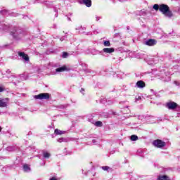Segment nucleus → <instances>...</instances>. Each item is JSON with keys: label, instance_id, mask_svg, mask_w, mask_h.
<instances>
[{"label": "nucleus", "instance_id": "obj_13", "mask_svg": "<svg viewBox=\"0 0 180 180\" xmlns=\"http://www.w3.org/2000/svg\"><path fill=\"white\" fill-rule=\"evenodd\" d=\"M55 134H57L58 136H61V134H65V131H61L58 129H56L54 131Z\"/></svg>", "mask_w": 180, "mask_h": 180}, {"label": "nucleus", "instance_id": "obj_14", "mask_svg": "<svg viewBox=\"0 0 180 180\" xmlns=\"http://www.w3.org/2000/svg\"><path fill=\"white\" fill-rule=\"evenodd\" d=\"M22 168L25 172H29L30 171V167L27 164L24 165Z\"/></svg>", "mask_w": 180, "mask_h": 180}, {"label": "nucleus", "instance_id": "obj_17", "mask_svg": "<svg viewBox=\"0 0 180 180\" xmlns=\"http://www.w3.org/2000/svg\"><path fill=\"white\" fill-rule=\"evenodd\" d=\"M131 141H137V140H139V136L136 135H132L131 136Z\"/></svg>", "mask_w": 180, "mask_h": 180}, {"label": "nucleus", "instance_id": "obj_10", "mask_svg": "<svg viewBox=\"0 0 180 180\" xmlns=\"http://www.w3.org/2000/svg\"><path fill=\"white\" fill-rule=\"evenodd\" d=\"M82 2L87 8H91L92 6V1L91 0H82Z\"/></svg>", "mask_w": 180, "mask_h": 180}, {"label": "nucleus", "instance_id": "obj_11", "mask_svg": "<svg viewBox=\"0 0 180 180\" xmlns=\"http://www.w3.org/2000/svg\"><path fill=\"white\" fill-rule=\"evenodd\" d=\"M136 85H137L138 88H144V87H146V83L142 80L138 81L136 82Z\"/></svg>", "mask_w": 180, "mask_h": 180}, {"label": "nucleus", "instance_id": "obj_23", "mask_svg": "<svg viewBox=\"0 0 180 180\" xmlns=\"http://www.w3.org/2000/svg\"><path fill=\"white\" fill-rule=\"evenodd\" d=\"M49 180H57V179L55 176H53V177L51 178Z\"/></svg>", "mask_w": 180, "mask_h": 180}, {"label": "nucleus", "instance_id": "obj_7", "mask_svg": "<svg viewBox=\"0 0 180 180\" xmlns=\"http://www.w3.org/2000/svg\"><path fill=\"white\" fill-rule=\"evenodd\" d=\"M18 56L22 57V58L25 61H29V56L25 53V52H18Z\"/></svg>", "mask_w": 180, "mask_h": 180}, {"label": "nucleus", "instance_id": "obj_8", "mask_svg": "<svg viewBox=\"0 0 180 180\" xmlns=\"http://www.w3.org/2000/svg\"><path fill=\"white\" fill-rule=\"evenodd\" d=\"M103 53L110 54L111 53H115V49L113 48H104L103 49Z\"/></svg>", "mask_w": 180, "mask_h": 180}, {"label": "nucleus", "instance_id": "obj_20", "mask_svg": "<svg viewBox=\"0 0 180 180\" xmlns=\"http://www.w3.org/2000/svg\"><path fill=\"white\" fill-rule=\"evenodd\" d=\"M101 168L103 171H108V169H110V167H109V166H103Z\"/></svg>", "mask_w": 180, "mask_h": 180}, {"label": "nucleus", "instance_id": "obj_21", "mask_svg": "<svg viewBox=\"0 0 180 180\" xmlns=\"http://www.w3.org/2000/svg\"><path fill=\"white\" fill-rule=\"evenodd\" d=\"M62 57H63V58H67V57H68V53L63 52Z\"/></svg>", "mask_w": 180, "mask_h": 180}, {"label": "nucleus", "instance_id": "obj_3", "mask_svg": "<svg viewBox=\"0 0 180 180\" xmlns=\"http://www.w3.org/2000/svg\"><path fill=\"white\" fill-rule=\"evenodd\" d=\"M34 99H50V94L49 93H41L34 96Z\"/></svg>", "mask_w": 180, "mask_h": 180}, {"label": "nucleus", "instance_id": "obj_19", "mask_svg": "<svg viewBox=\"0 0 180 180\" xmlns=\"http://www.w3.org/2000/svg\"><path fill=\"white\" fill-rule=\"evenodd\" d=\"M153 9H155V11H160V6L158 4H155L153 6Z\"/></svg>", "mask_w": 180, "mask_h": 180}, {"label": "nucleus", "instance_id": "obj_1", "mask_svg": "<svg viewBox=\"0 0 180 180\" xmlns=\"http://www.w3.org/2000/svg\"><path fill=\"white\" fill-rule=\"evenodd\" d=\"M159 11L161 12L163 15H165V16H167V18H172L174 14L172 13V11L169 10V6L167 4H160L159 7Z\"/></svg>", "mask_w": 180, "mask_h": 180}, {"label": "nucleus", "instance_id": "obj_9", "mask_svg": "<svg viewBox=\"0 0 180 180\" xmlns=\"http://www.w3.org/2000/svg\"><path fill=\"white\" fill-rule=\"evenodd\" d=\"M67 66L63 65V67L56 69V72H64V71H68Z\"/></svg>", "mask_w": 180, "mask_h": 180}, {"label": "nucleus", "instance_id": "obj_4", "mask_svg": "<svg viewBox=\"0 0 180 180\" xmlns=\"http://www.w3.org/2000/svg\"><path fill=\"white\" fill-rule=\"evenodd\" d=\"M166 108L169 110H174L178 108V104L174 101L167 102L166 103Z\"/></svg>", "mask_w": 180, "mask_h": 180}, {"label": "nucleus", "instance_id": "obj_6", "mask_svg": "<svg viewBox=\"0 0 180 180\" xmlns=\"http://www.w3.org/2000/svg\"><path fill=\"white\" fill-rule=\"evenodd\" d=\"M145 44L146 46H155V44H157V40L153 39H148L145 42Z\"/></svg>", "mask_w": 180, "mask_h": 180}, {"label": "nucleus", "instance_id": "obj_15", "mask_svg": "<svg viewBox=\"0 0 180 180\" xmlns=\"http://www.w3.org/2000/svg\"><path fill=\"white\" fill-rule=\"evenodd\" d=\"M51 156V154H50L48 152H44L43 153V157L44 158H50V157Z\"/></svg>", "mask_w": 180, "mask_h": 180}, {"label": "nucleus", "instance_id": "obj_18", "mask_svg": "<svg viewBox=\"0 0 180 180\" xmlns=\"http://www.w3.org/2000/svg\"><path fill=\"white\" fill-rule=\"evenodd\" d=\"M103 45L105 46V47H110V41H104Z\"/></svg>", "mask_w": 180, "mask_h": 180}, {"label": "nucleus", "instance_id": "obj_5", "mask_svg": "<svg viewBox=\"0 0 180 180\" xmlns=\"http://www.w3.org/2000/svg\"><path fill=\"white\" fill-rule=\"evenodd\" d=\"M8 102H9V98H0V108H6L8 106Z\"/></svg>", "mask_w": 180, "mask_h": 180}, {"label": "nucleus", "instance_id": "obj_22", "mask_svg": "<svg viewBox=\"0 0 180 180\" xmlns=\"http://www.w3.org/2000/svg\"><path fill=\"white\" fill-rule=\"evenodd\" d=\"M5 91V89L3 87L0 86V92H4Z\"/></svg>", "mask_w": 180, "mask_h": 180}, {"label": "nucleus", "instance_id": "obj_24", "mask_svg": "<svg viewBox=\"0 0 180 180\" xmlns=\"http://www.w3.org/2000/svg\"><path fill=\"white\" fill-rule=\"evenodd\" d=\"M2 131V128L0 127V131Z\"/></svg>", "mask_w": 180, "mask_h": 180}, {"label": "nucleus", "instance_id": "obj_16", "mask_svg": "<svg viewBox=\"0 0 180 180\" xmlns=\"http://www.w3.org/2000/svg\"><path fill=\"white\" fill-rule=\"evenodd\" d=\"M95 126L97 127H102L103 126V124L101 121H97L95 122Z\"/></svg>", "mask_w": 180, "mask_h": 180}, {"label": "nucleus", "instance_id": "obj_2", "mask_svg": "<svg viewBox=\"0 0 180 180\" xmlns=\"http://www.w3.org/2000/svg\"><path fill=\"white\" fill-rule=\"evenodd\" d=\"M153 145L158 148H162V147H165V142L162 141L161 139H156L153 141Z\"/></svg>", "mask_w": 180, "mask_h": 180}, {"label": "nucleus", "instance_id": "obj_12", "mask_svg": "<svg viewBox=\"0 0 180 180\" xmlns=\"http://www.w3.org/2000/svg\"><path fill=\"white\" fill-rule=\"evenodd\" d=\"M158 180H171V179H169V176L167 175H159L158 176Z\"/></svg>", "mask_w": 180, "mask_h": 180}]
</instances>
